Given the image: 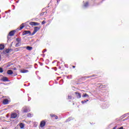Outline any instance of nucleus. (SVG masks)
Instances as JSON below:
<instances>
[{
	"mask_svg": "<svg viewBox=\"0 0 129 129\" xmlns=\"http://www.w3.org/2000/svg\"><path fill=\"white\" fill-rule=\"evenodd\" d=\"M6 14H8V12L6 11Z\"/></svg>",
	"mask_w": 129,
	"mask_h": 129,
	"instance_id": "40",
	"label": "nucleus"
},
{
	"mask_svg": "<svg viewBox=\"0 0 129 129\" xmlns=\"http://www.w3.org/2000/svg\"><path fill=\"white\" fill-rule=\"evenodd\" d=\"M87 101H89V100H88V99L82 101L81 102H82V104H84V103H86V102H87Z\"/></svg>",
	"mask_w": 129,
	"mask_h": 129,
	"instance_id": "15",
	"label": "nucleus"
},
{
	"mask_svg": "<svg viewBox=\"0 0 129 129\" xmlns=\"http://www.w3.org/2000/svg\"><path fill=\"white\" fill-rule=\"evenodd\" d=\"M12 7H14V8L13 9V10H15V5H12Z\"/></svg>",
	"mask_w": 129,
	"mask_h": 129,
	"instance_id": "37",
	"label": "nucleus"
},
{
	"mask_svg": "<svg viewBox=\"0 0 129 129\" xmlns=\"http://www.w3.org/2000/svg\"><path fill=\"white\" fill-rule=\"evenodd\" d=\"M118 129H123V127L121 126L120 128H119Z\"/></svg>",
	"mask_w": 129,
	"mask_h": 129,
	"instance_id": "34",
	"label": "nucleus"
},
{
	"mask_svg": "<svg viewBox=\"0 0 129 129\" xmlns=\"http://www.w3.org/2000/svg\"><path fill=\"white\" fill-rule=\"evenodd\" d=\"M113 129H116V126L114 127Z\"/></svg>",
	"mask_w": 129,
	"mask_h": 129,
	"instance_id": "38",
	"label": "nucleus"
},
{
	"mask_svg": "<svg viewBox=\"0 0 129 129\" xmlns=\"http://www.w3.org/2000/svg\"><path fill=\"white\" fill-rule=\"evenodd\" d=\"M13 73L14 72H13V71L11 70H9L7 71V74H8L9 75H12Z\"/></svg>",
	"mask_w": 129,
	"mask_h": 129,
	"instance_id": "10",
	"label": "nucleus"
},
{
	"mask_svg": "<svg viewBox=\"0 0 129 129\" xmlns=\"http://www.w3.org/2000/svg\"><path fill=\"white\" fill-rule=\"evenodd\" d=\"M18 116V114H17L16 113H12L11 114V117L10 118H17V117Z\"/></svg>",
	"mask_w": 129,
	"mask_h": 129,
	"instance_id": "3",
	"label": "nucleus"
},
{
	"mask_svg": "<svg viewBox=\"0 0 129 129\" xmlns=\"http://www.w3.org/2000/svg\"><path fill=\"white\" fill-rule=\"evenodd\" d=\"M29 25H30V26H39L40 23L38 22H32L29 23Z\"/></svg>",
	"mask_w": 129,
	"mask_h": 129,
	"instance_id": "6",
	"label": "nucleus"
},
{
	"mask_svg": "<svg viewBox=\"0 0 129 129\" xmlns=\"http://www.w3.org/2000/svg\"><path fill=\"white\" fill-rule=\"evenodd\" d=\"M1 81L3 82H10V80L8 79L7 77H4L1 79Z\"/></svg>",
	"mask_w": 129,
	"mask_h": 129,
	"instance_id": "5",
	"label": "nucleus"
},
{
	"mask_svg": "<svg viewBox=\"0 0 129 129\" xmlns=\"http://www.w3.org/2000/svg\"><path fill=\"white\" fill-rule=\"evenodd\" d=\"M27 116L28 117H32V116H33V114L29 113L27 114Z\"/></svg>",
	"mask_w": 129,
	"mask_h": 129,
	"instance_id": "19",
	"label": "nucleus"
},
{
	"mask_svg": "<svg viewBox=\"0 0 129 129\" xmlns=\"http://www.w3.org/2000/svg\"><path fill=\"white\" fill-rule=\"evenodd\" d=\"M23 36H25V35H31V31L29 30H25L22 33Z\"/></svg>",
	"mask_w": 129,
	"mask_h": 129,
	"instance_id": "4",
	"label": "nucleus"
},
{
	"mask_svg": "<svg viewBox=\"0 0 129 129\" xmlns=\"http://www.w3.org/2000/svg\"><path fill=\"white\" fill-rule=\"evenodd\" d=\"M3 104L5 105H7V104H9V100L8 99H5L3 100Z\"/></svg>",
	"mask_w": 129,
	"mask_h": 129,
	"instance_id": "9",
	"label": "nucleus"
},
{
	"mask_svg": "<svg viewBox=\"0 0 129 129\" xmlns=\"http://www.w3.org/2000/svg\"><path fill=\"white\" fill-rule=\"evenodd\" d=\"M73 67L74 68H75V66H73Z\"/></svg>",
	"mask_w": 129,
	"mask_h": 129,
	"instance_id": "41",
	"label": "nucleus"
},
{
	"mask_svg": "<svg viewBox=\"0 0 129 129\" xmlns=\"http://www.w3.org/2000/svg\"><path fill=\"white\" fill-rule=\"evenodd\" d=\"M5 49V45L3 44H0V50H4Z\"/></svg>",
	"mask_w": 129,
	"mask_h": 129,
	"instance_id": "14",
	"label": "nucleus"
},
{
	"mask_svg": "<svg viewBox=\"0 0 129 129\" xmlns=\"http://www.w3.org/2000/svg\"><path fill=\"white\" fill-rule=\"evenodd\" d=\"M72 98V97L71 96H68V99H71Z\"/></svg>",
	"mask_w": 129,
	"mask_h": 129,
	"instance_id": "31",
	"label": "nucleus"
},
{
	"mask_svg": "<svg viewBox=\"0 0 129 129\" xmlns=\"http://www.w3.org/2000/svg\"><path fill=\"white\" fill-rule=\"evenodd\" d=\"M91 77H94V75H92V76H88L87 78H90Z\"/></svg>",
	"mask_w": 129,
	"mask_h": 129,
	"instance_id": "26",
	"label": "nucleus"
},
{
	"mask_svg": "<svg viewBox=\"0 0 129 129\" xmlns=\"http://www.w3.org/2000/svg\"><path fill=\"white\" fill-rule=\"evenodd\" d=\"M19 126H20V128L23 129L25 127V124H24L23 123H20L19 124Z\"/></svg>",
	"mask_w": 129,
	"mask_h": 129,
	"instance_id": "12",
	"label": "nucleus"
},
{
	"mask_svg": "<svg viewBox=\"0 0 129 129\" xmlns=\"http://www.w3.org/2000/svg\"><path fill=\"white\" fill-rule=\"evenodd\" d=\"M16 41L20 43L21 42H22V39L20 38H17Z\"/></svg>",
	"mask_w": 129,
	"mask_h": 129,
	"instance_id": "16",
	"label": "nucleus"
},
{
	"mask_svg": "<svg viewBox=\"0 0 129 129\" xmlns=\"http://www.w3.org/2000/svg\"><path fill=\"white\" fill-rule=\"evenodd\" d=\"M41 24H42V25H44V24H46V21H42Z\"/></svg>",
	"mask_w": 129,
	"mask_h": 129,
	"instance_id": "27",
	"label": "nucleus"
},
{
	"mask_svg": "<svg viewBox=\"0 0 129 129\" xmlns=\"http://www.w3.org/2000/svg\"><path fill=\"white\" fill-rule=\"evenodd\" d=\"M6 52H7V53H9V50H6Z\"/></svg>",
	"mask_w": 129,
	"mask_h": 129,
	"instance_id": "39",
	"label": "nucleus"
},
{
	"mask_svg": "<svg viewBox=\"0 0 129 129\" xmlns=\"http://www.w3.org/2000/svg\"><path fill=\"white\" fill-rule=\"evenodd\" d=\"M44 14H45V12L42 13L41 16H44Z\"/></svg>",
	"mask_w": 129,
	"mask_h": 129,
	"instance_id": "33",
	"label": "nucleus"
},
{
	"mask_svg": "<svg viewBox=\"0 0 129 129\" xmlns=\"http://www.w3.org/2000/svg\"><path fill=\"white\" fill-rule=\"evenodd\" d=\"M67 78H68V79H70L72 78V76H68V77H67Z\"/></svg>",
	"mask_w": 129,
	"mask_h": 129,
	"instance_id": "28",
	"label": "nucleus"
},
{
	"mask_svg": "<svg viewBox=\"0 0 129 129\" xmlns=\"http://www.w3.org/2000/svg\"><path fill=\"white\" fill-rule=\"evenodd\" d=\"M54 117L55 119H58V116L57 115H55Z\"/></svg>",
	"mask_w": 129,
	"mask_h": 129,
	"instance_id": "32",
	"label": "nucleus"
},
{
	"mask_svg": "<svg viewBox=\"0 0 129 129\" xmlns=\"http://www.w3.org/2000/svg\"><path fill=\"white\" fill-rule=\"evenodd\" d=\"M4 72V70L2 68H0V73H3Z\"/></svg>",
	"mask_w": 129,
	"mask_h": 129,
	"instance_id": "21",
	"label": "nucleus"
},
{
	"mask_svg": "<svg viewBox=\"0 0 129 129\" xmlns=\"http://www.w3.org/2000/svg\"><path fill=\"white\" fill-rule=\"evenodd\" d=\"M23 48V49H27V50H28V51H31V50H33V47H32V46H28L27 47H25V46H24V47H22Z\"/></svg>",
	"mask_w": 129,
	"mask_h": 129,
	"instance_id": "7",
	"label": "nucleus"
},
{
	"mask_svg": "<svg viewBox=\"0 0 129 129\" xmlns=\"http://www.w3.org/2000/svg\"><path fill=\"white\" fill-rule=\"evenodd\" d=\"M28 72H29L28 70L21 71V73H28Z\"/></svg>",
	"mask_w": 129,
	"mask_h": 129,
	"instance_id": "17",
	"label": "nucleus"
},
{
	"mask_svg": "<svg viewBox=\"0 0 129 129\" xmlns=\"http://www.w3.org/2000/svg\"><path fill=\"white\" fill-rule=\"evenodd\" d=\"M31 98L29 97L28 99V101H30V100H31Z\"/></svg>",
	"mask_w": 129,
	"mask_h": 129,
	"instance_id": "35",
	"label": "nucleus"
},
{
	"mask_svg": "<svg viewBox=\"0 0 129 129\" xmlns=\"http://www.w3.org/2000/svg\"><path fill=\"white\" fill-rule=\"evenodd\" d=\"M88 6V2H86L85 4L84 5V8H87Z\"/></svg>",
	"mask_w": 129,
	"mask_h": 129,
	"instance_id": "20",
	"label": "nucleus"
},
{
	"mask_svg": "<svg viewBox=\"0 0 129 129\" xmlns=\"http://www.w3.org/2000/svg\"><path fill=\"white\" fill-rule=\"evenodd\" d=\"M24 25H25V23H22V24L20 26V28H17V29H16V30L11 31L9 34V36H10V37H13V36L15 35V33L17 32V31L18 32V31H21V30H23L24 27H25Z\"/></svg>",
	"mask_w": 129,
	"mask_h": 129,
	"instance_id": "1",
	"label": "nucleus"
},
{
	"mask_svg": "<svg viewBox=\"0 0 129 129\" xmlns=\"http://www.w3.org/2000/svg\"><path fill=\"white\" fill-rule=\"evenodd\" d=\"M20 43H18L17 44H16V45H15V47H20Z\"/></svg>",
	"mask_w": 129,
	"mask_h": 129,
	"instance_id": "24",
	"label": "nucleus"
},
{
	"mask_svg": "<svg viewBox=\"0 0 129 129\" xmlns=\"http://www.w3.org/2000/svg\"><path fill=\"white\" fill-rule=\"evenodd\" d=\"M75 94L77 95V98H81V94L78 92H75Z\"/></svg>",
	"mask_w": 129,
	"mask_h": 129,
	"instance_id": "11",
	"label": "nucleus"
},
{
	"mask_svg": "<svg viewBox=\"0 0 129 129\" xmlns=\"http://www.w3.org/2000/svg\"><path fill=\"white\" fill-rule=\"evenodd\" d=\"M36 32L34 30V31L32 32V33L31 34V36H33L35 34Z\"/></svg>",
	"mask_w": 129,
	"mask_h": 129,
	"instance_id": "23",
	"label": "nucleus"
},
{
	"mask_svg": "<svg viewBox=\"0 0 129 129\" xmlns=\"http://www.w3.org/2000/svg\"><path fill=\"white\" fill-rule=\"evenodd\" d=\"M40 30V27H34V31H35L36 33H37L39 30Z\"/></svg>",
	"mask_w": 129,
	"mask_h": 129,
	"instance_id": "13",
	"label": "nucleus"
},
{
	"mask_svg": "<svg viewBox=\"0 0 129 129\" xmlns=\"http://www.w3.org/2000/svg\"><path fill=\"white\" fill-rule=\"evenodd\" d=\"M89 96V95H88V94H85L84 95H82V97L84 98V97H88Z\"/></svg>",
	"mask_w": 129,
	"mask_h": 129,
	"instance_id": "18",
	"label": "nucleus"
},
{
	"mask_svg": "<svg viewBox=\"0 0 129 129\" xmlns=\"http://www.w3.org/2000/svg\"><path fill=\"white\" fill-rule=\"evenodd\" d=\"M72 118H69L66 121V122H68V121H70L71 120Z\"/></svg>",
	"mask_w": 129,
	"mask_h": 129,
	"instance_id": "22",
	"label": "nucleus"
},
{
	"mask_svg": "<svg viewBox=\"0 0 129 129\" xmlns=\"http://www.w3.org/2000/svg\"><path fill=\"white\" fill-rule=\"evenodd\" d=\"M22 110L23 112H29L30 111V108L28 106H24L22 108Z\"/></svg>",
	"mask_w": 129,
	"mask_h": 129,
	"instance_id": "2",
	"label": "nucleus"
},
{
	"mask_svg": "<svg viewBox=\"0 0 129 129\" xmlns=\"http://www.w3.org/2000/svg\"><path fill=\"white\" fill-rule=\"evenodd\" d=\"M45 52H47V49H45L42 51V53H45Z\"/></svg>",
	"mask_w": 129,
	"mask_h": 129,
	"instance_id": "30",
	"label": "nucleus"
},
{
	"mask_svg": "<svg viewBox=\"0 0 129 129\" xmlns=\"http://www.w3.org/2000/svg\"><path fill=\"white\" fill-rule=\"evenodd\" d=\"M2 129H4V128H2Z\"/></svg>",
	"mask_w": 129,
	"mask_h": 129,
	"instance_id": "42",
	"label": "nucleus"
},
{
	"mask_svg": "<svg viewBox=\"0 0 129 129\" xmlns=\"http://www.w3.org/2000/svg\"><path fill=\"white\" fill-rule=\"evenodd\" d=\"M44 125H46V122L44 120L41 121L40 124V127H44Z\"/></svg>",
	"mask_w": 129,
	"mask_h": 129,
	"instance_id": "8",
	"label": "nucleus"
},
{
	"mask_svg": "<svg viewBox=\"0 0 129 129\" xmlns=\"http://www.w3.org/2000/svg\"><path fill=\"white\" fill-rule=\"evenodd\" d=\"M11 65H13V63H9L7 66V67H10Z\"/></svg>",
	"mask_w": 129,
	"mask_h": 129,
	"instance_id": "29",
	"label": "nucleus"
},
{
	"mask_svg": "<svg viewBox=\"0 0 129 129\" xmlns=\"http://www.w3.org/2000/svg\"><path fill=\"white\" fill-rule=\"evenodd\" d=\"M14 70H17V68H14Z\"/></svg>",
	"mask_w": 129,
	"mask_h": 129,
	"instance_id": "36",
	"label": "nucleus"
},
{
	"mask_svg": "<svg viewBox=\"0 0 129 129\" xmlns=\"http://www.w3.org/2000/svg\"><path fill=\"white\" fill-rule=\"evenodd\" d=\"M55 115H56L53 114H50V116H51V117H55Z\"/></svg>",
	"mask_w": 129,
	"mask_h": 129,
	"instance_id": "25",
	"label": "nucleus"
}]
</instances>
